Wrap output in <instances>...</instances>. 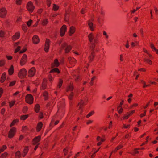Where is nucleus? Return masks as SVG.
Returning <instances> with one entry per match:
<instances>
[{
    "instance_id": "1",
    "label": "nucleus",
    "mask_w": 158,
    "mask_h": 158,
    "mask_svg": "<svg viewBox=\"0 0 158 158\" xmlns=\"http://www.w3.org/2000/svg\"><path fill=\"white\" fill-rule=\"evenodd\" d=\"M88 37L89 41L92 44L90 48L93 50L95 46V44L98 43L99 41L98 34H94L91 33L89 35Z\"/></svg>"
},
{
    "instance_id": "2",
    "label": "nucleus",
    "mask_w": 158,
    "mask_h": 158,
    "mask_svg": "<svg viewBox=\"0 0 158 158\" xmlns=\"http://www.w3.org/2000/svg\"><path fill=\"white\" fill-rule=\"evenodd\" d=\"M27 71L25 68H23L20 69L18 74V77L21 79L25 77L27 75Z\"/></svg>"
},
{
    "instance_id": "3",
    "label": "nucleus",
    "mask_w": 158,
    "mask_h": 158,
    "mask_svg": "<svg viewBox=\"0 0 158 158\" xmlns=\"http://www.w3.org/2000/svg\"><path fill=\"white\" fill-rule=\"evenodd\" d=\"M61 48L63 49L65 48V52L68 53L71 49L72 47L70 45H68L66 43H64L61 45Z\"/></svg>"
},
{
    "instance_id": "4",
    "label": "nucleus",
    "mask_w": 158,
    "mask_h": 158,
    "mask_svg": "<svg viewBox=\"0 0 158 158\" xmlns=\"http://www.w3.org/2000/svg\"><path fill=\"white\" fill-rule=\"evenodd\" d=\"M35 7L31 2H29L27 5V8L28 11L30 13L32 12Z\"/></svg>"
},
{
    "instance_id": "5",
    "label": "nucleus",
    "mask_w": 158,
    "mask_h": 158,
    "mask_svg": "<svg viewBox=\"0 0 158 158\" xmlns=\"http://www.w3.org/2000/svg\"><path fill=\"white\" fill-rule=\"evenodd\" d=\"M25 99L26 102L28 103L31 104L33 103V98L31 94H27L26 96Z\"/></svg>"
},
{
    "instance_id": "6",
    "label": "nucleus",
    "mask_w": 158,
    "mask_h": 158,
    "mask_svg": "<svg viewBox=\"0 0 158 158\" xmlns=\"http://www.w3.org/2000/svg\"><path fill=\"white\" fill-rule=\"evenodd\" d=\"M16 128L14 127L10 129L8 134V137L10 138H12L15 135L16 132Z\"/></svg>"
},
{
    "instance_id": "7",
    "label": "nucleus",
    "mask_w": 158,
    "mask_h": 158,
    "mask_svg": "<svg viewBox=\"0 0 158 158\" xmlns=\"http://www.w3.org/2000/svg\"><path fill=\"white\" fill-rule=\"evenodd\" d=\"M35 68L34 67L31 68L28 71V76L31 77H33L35 74Z\"/></svg>"
},
{
    "instance_id": "8",
    "label": "nucleus",
    "mask_w": 158,
    "mask_h": 158,
    "mask_svg": "<svg viewBox=\"0 0 158 158\" xmlns=\"http://www.w3.org/2000/svg\"><path fill=\"white\" fill-rule=\"evenodd\" d=\"M27 58V55L26 54H24L23 55L20 61V63L21 65L23 66L25 64Z\"/></svg>"
},
{
    "instance_id": "9",
    "label": "nucleus",
    "mask_w": 158,
    "mask_h": 158,
    "mask_svg": "<svg viewBox=\"0 0 158 158\" xmlns=\"http://www.w3.org/2000/svg\"><path fill=\"white\" fill-rule=\"evenodd\" d=\"M50 41L49 40L47 39L45 41L44 50L45 52H48V51L50 45Z\"/></svg>"
},
{
    "instance_id": "10",
    "label": "nucleus",
    "mask_w": 158,
    "mask_h": 158,
    "mask_svg": "<svg viewBox=\"0 0 158 158\" xmlns=\"http://www.w3.org/2000/svg\"><path fill=\"white\" fill-rule=\"evenodd\" d=\"M66 30V26L65 25H64L61 27L60 31V35L61 36H63L64 35Z\"/></svg>"
},
{
    "instance_id": "11",
    "label": "nucleus",
    "mask_w": 158,
    "mask_h": 158,
    "mask_svg": "<svg viewBox=\"0 0 158 158\" xmlns=\"http://www.w3.org/2000/svg\"><path fill=\"white\" fill-rule=\"evenodd\" d=\"M7 12L4 8H2L0 9V17H4L6 15Z\"/></svg>"
},
{
    "instance_id": "12",
    "label": "nucleus",
    "mask_w": 158,
    "mask_h": 158,
    "mask_svg": "<svg viewBox=\"0 0 158 158\" xmlns=\"http://www.w3.org/2000/svg\"><path fill=\"white\" fill-rule=\"evenodd\" d=\"M41 137V136H38L35 137L33 140L32 143L33 145H35L37 144L40 141Z\"/></svg>"
},
{
    "instance_id": "13",
    "label": "nucleus",
    "mask_w": 158,
    "mask_h": 158,
    "mask_svg": "<svg viewBox=\"0 0 158 158\" xmlns=\"http://www.w3.org/2000/svg\"><path fill=\"white\" fill-rule=\"evenodd\" d=\"M135 110H133L130 112H128L126 114H124L123 117V119H127L129 116L131 115L134 112Z\"/></svg>"
},
{
    "instance_id": "14",
    "label": "nucleus",
    "mask_w": 158,
    "mask_h": 158,
    "mask_svg": "<svg viewBox=\"0 0 158 158\" xmlns=\"http://www.w3.org/2000/svg\"><path fill=\"white\" fill-rule=\"evenodd\" d=\"M68 60L69 63L72 66L75 65L76 61L75 59L69 57L68 58Z\"/></svg>"
},
{
    "instance_id": "15",
    "label": "nucleus",
    "mask_w": 158,
    "mask_h": 158,
    "mask_svg": "<svg viewBox=\"0 0 158 158\" xmlns=\"http://www.w3.org/2000/svg\"><path fill=\"white\" fill-rule=\"evenodd\" d=\"M144 149V148H137V149H135L132 152H130V153L133 155H135L137 154H139L140 153V152L138 151V150H142Z\"/></svg>"
},
{
    "instance_id": "16",
    "label": "nucleus",
    "mask_w": 158,
    "mask_h": 158,
    "mask_svg": "<svg viewBox=\"0 0 158 158\" xmlns=\"http://www.w3.org/2000/svg\"><path fill=\"white\" fill-rule=\"evenodd\" d=\"M32 41L34 44H38L40 41L38 36L36 35H34L32 38Z\"/></svg>"
},
{
    "instance_id": "17",
    "label": "nucleus",
    "mask_w": 158,
    "mask_h": 158,
    "mask_svg": "<svg viewBox=\"0 0 158 158\" xmlns=\"http://www.w3.org/2000/svg\"><path fill=\"white\" fill-rule=\"evenodd\" d=\"M20 36L19 32H18L15 33V35H14L12 38V39L13 41H15L16 40L19 39Z\"/></svg>"
},
{
    "instance_id": "18",
    "label": "nucleus",
    "mask_w": 158,
    "mask_h": 158,
    "mask_svg": "<svg viewBox=\"0 0 158 158\" xmlns=\"http://www.w3.org/2000/svg\"><path fill=\"white\" fill-rule=\"evenodd\" d=\"M97 141L98 142L97 143V145L99 146L102 144V142L104 141L105 140L101 138L100 136H98L97 138Z\"/></svg>"
},
{
    "instance_id": "19",
    "label": "nucleus",
    "mask_w": 158,
    "mask_h": 158,
    "mask_svg": "<svg viewBox=\"0 0 158 158\" xmlns=\"http://www.w3.org/2000/svg\"><path fill=\"white\" fill-rule=\"evenodd\" d=\"M75 31V27L73 26L70 27L69 30V35H71L72 34H73Z\"/></svg>"
},
{
    "instance_id": "20",
    "label": "nucleus",
    "mask_w": 158,
    "mask_h": 158,
    "mask_svg": "<svg viewBox=\"0 0 158 158\" xmlns=\"http://www.w3.org/2000/svg\"><path fill=\"white\" fill-rule=\"evenodd\" d=\"M47 85V80L46 79H44L43 80V82L42 84V86L41 89H45Z\"/></svg>"
},
{
    "instance_id": "21",
    "label": "nucleus",
    "mask_w": 158,
    "mask_h": 158,
    "mask_svg": "<svg viewBox=\"0 0 158 158\" xmlns=\"http://www.w3.org/2000/svg\"><path fill=\"white\" fill-rule=\"evenodd\" d=\"M6 77V73H3L2 75L0 81L1 83H3L5 80Z\"/></svg>"
},
{
    "instance_id": "22",
    "label": "nucleus",
    "mask_w": 158,
    "mask_h": 158,
    "mask_svg": "<svg viewBox=\"0 0 158 158\" xmlns=\"http://www.w3.org/2000/svg\"><path fill=\"white\" fill-rule=\"evenodd\" d=\"M73 89V83H70L67 89V91H72Z\"/></svg>"
},
{
    "instance_id": "23",
    "label": "nucleus",
    "mask_w": 158,
    "mask_h": 158,
    "mask_svg": "<svg viewBox=\"0 0 158 158\" xmlns=\"http://www.w3.org/2000/svg\"><path fill=\"white\" fill-rule=\"evenodd\" d=\"M42 125L43 124L42 122H40L38 123L36 128L37 131L39 132L40 131L42 127Z\"/></svg>"
},
{
    "instance_id": "24",
    "label": "nucleus",
    "mask_w": 158,
    "mask_h": 158,
    "mask_svg": "<svg viewBox=\"0 0 158 158\" xmlns=\"http://www.w3.org/2000/svg\"><path fill=\"white\" fill-rule=\"evenodd\" d=\"M48 93L46 91H44L43 93V95L44 97V99L45 100H47L48 99Z\"/></svg>"
},
{
    "instance_id": "25",
    "label": "nucleus",
    "mask_w": 158,
    "mask_h": 158,
    "mask_svg": "<svg viewBox=\"0 0 158 158\" xmlns=\"http://www.w3.org/2000/svg\"><path fill=\"white\" fill-rule=\"evenodd\" d=\"M14 67L13 65H11L10 68L8 70L9 74L11 75L14 73Z\"/></svg>"
},
{
    "instance_id": "26",
    "label": "nucleus",
    "mask_w": 158,
    "mask_h": 158,
    "mask_svg": "<svg viewBox=\"0 0 158 158\" xmlns=\"http://www.w3.org/2000/svg\"><path fill=\"white\" fill-rule=\"evenodd\" d=\"M60 65V63L58 61L57 59L55 60L54 63L53 64V66L56 67H58Z\"/></svg>"
},
{
    "instance_id": "27",
    "label": "nucleus",
    "mask_w": 158,
    "mask_h": 158,
    "mask_svg": "<svg viewBox=\"0 0 158 158\" xmlns=\"http://www.w3.org/2000/svg\"><path fill=\"white\" fill-rule=\"evenodd\" d=\"M85 104V102L81 100L80 102L79 103L78 106H79V109H81L82 108V107L83 106V105Z\"/></svg>"
},
{
    "instance_id": "28",
    "label": "nucleus",
    "mask_w": 158,
    "mask_h": 158,
    "mask_svg": "<svg viewBox=\"0 0 158 158\" xmlns=\"http://www.w3.org/2000/svg\"><path fill=\"white\" fill-rule=\"evenodd\" d=\"M63 80L61 79H60L58 84L57 85V89H58L63 84Z\"/></svg>"
},
{
    "instance_id": "29",
    "label": "nucleus",
    "mask_w": 158,
    "mask_h": 158,
    "mask_svg": "<svg viewBox=\"0 0 158 158\" xmlns=\"http://www.w3.org/2000/svg\"><path fill=\"white\" fill-rule=\"evenodd\" d=\"M88 24L91 30L92 31H94L93 23L92 22H91L90 21H89L88 22Z\"/></svg>"
},
{
    "instance_id": "30",
    "label": "nucleus",
    "mask_w": 158,
    "mask_h": 158,
    "mask_svg": "<svg viewBox=\"0 0 158 158\" xmlns=\"http://www.w3.org/2000/svg\"><path fill=\"white\" fill-rule=\"evenodd\" d=\"M150 47L153 51H154L156 52V53L158 54V49H156L153 44H150Z\"/></svg>"
},
{
    "instance_id": "31",
    "label": "nucleus",
    "mask_w": 158,
    "mask_h": 158,
    "mask_svg": "<svg viewBox=\"0 0 158 158\" xmlns=\"http://www.w3.org/2000/svg\"><path fill=\"white\" fill-rule=\"evenodd\" d=\"M74 96V93L72 92H71L69 96V99L70 101H71L72 100L73 97Z\"/></svg>"
},
{
    "instance_id": "32",
    "label": "nucleus",
    "mask_w": 158,
    "mask_h": 158,
    "mask_svg": "<svg viewBox=\"0 0 158 158\" xmlns=\"http://www.w3.org/2000/svg\"><path fill=\"white\" fill-rule=\"evenodd\" d=\"M40 106L38 104H36L35 107V110L36 113L38 112L39 110Z\"/></svg>"
},
{
    "instance_id": "33",
    "label": "nucleus",
    "mask_w": 158,
    "mask_h": 158,
    "mask_svg": "<svg viewBox=\"0 0 158 158\" xmlns=\"http://www.w3.org/2000/svg\"><path fill=\"white\" fill-rule=\"evenodd\" d=\"M50 73L56 72L59 73V70L57 68H55L52 69L50 72Z\"/></svg>"
},
{
    "instance_id": "34",
    "label": "nucleus",
    "mask_w": 158,
    "mask_h": 158,
    "mask_svg": "<svg viewBox=\"0 0 158 158\" xmlns=\"http://www.w3.org/2000/svg\"><path fill=\"white\" fill-rule=\"evenodd\" d=\"M21 153L19 151H17L15 153V157L16 158H20Z\"/></svg>"
},
{
    "instance_id": "35",
    "label": "nucleus",
    "mask_w": 158,
    "mask_h": 158,
    "mask_svg": "<svg viewBox=\"0 0 158 158\" xmlns=\"http://www.w3.org/2000/svg\"><path fill=\"white\" fill-rule=\"evenodd\" d=\"M15 100H13L11 102H9V104L10 107L11 108L15 104Z\"/></svg>"
},
{
    "instance_id": "36",
    "label": "nucleus",
    "mask_w": 158,
    "mask_h": 158,
    "mask_svg": "<svg viewBox=\"0 0 158 158\" xmlns=\"http://www.w3.org/2000/svg\"><path fill=\"white\" fill-rule=\"evenodd\" d=\"M53 9L55 11H57L59 8L58 6L56 5L55 4H53Z\"/></svg>"
},
{
    "instance_id": "37",
    "label": "nucleus",
    "mask_w": 158,
    "mask_h": 158,
    "mask_svg": "<svg viewBox=\"0 0 158 158\" xmlns=\"http://www.w3.org/2000/svg\"><path fill=\"white\" fill-rule=\"evenodd\" d=\"M19 120L17 119L13 120L10 124V127H12L15 125V124L18 122Z\"/></svg>"
},
{
    "instance_id": "38",
    "label": "nucleus",
    "mask_w": 158,
    "mask_h": 158,
    "mask_svg": "<svg viewBox=\"0 0 158 158\" xmlns=\"http://www.w3.org/2000/svg\"><path fill=\"white\" fill-rule=\"evenodd\" d=\"M7 147L6 145H4L3 146L2 148L0 149V153L3 152L5 149H6Z\"/></svg>"
},
{
    "instance_id": "39",
    "label": "nucleus",
    "mask_w": 158,
    "mask_h": 158,
    "mask_svg": "<svg viewBox=\"0 0 158 158\" xmlns=\"http://www.w3.org/2000/svg\"><path fill=\"white\" fill-rule=\"evenodd\" d=\"M94 113V111L93 110L89 113L86 116L87 118H89Z\"/></svg>"
},
{
    "instance_id": "40",
    "label": "nucleus",
    "mask_w": 158,
    "mask_h": 158,
    "mask_svg": "<svg viewBox=\"0 0 158 158\" xmlns=\"http://www.w3.org/2000/svg\"><path fill=\"white\" fill-rule=\"evenodd\" d=\"M28 116V115L21 116V119L22 120H25L27 118Z\"/></svg>"
},
{
    "instance_id": "41",
    "label": "nucleus",
    "mask_w": 158,
    "mask_h": 158,
    "mask_svg": "<svg viewBox=\"0 0 158 158\" xmlns=\"http://www.w3.org/2000/svg\"><path fill=\"white\" fill-rule=\"evenodd\" d=\"M94 56V54L92 53H91V55L89 57V59L90 61H92L93 59Z\"/></svg>"
},
{
    "instance_id": "42",
    "label": "nucleus",
    "mask_w": 158,
    "mask_h": 158,
    "mask_svg": "<svg viewBox=\"0 0 158 158\" xmlns=\"http://www.w3.org/2000/svg\"><path fill=\"white\" fill-rule=\"evenodd\" d=\"M7 155L8 153L7 152H5L1 155V158H5L7 156Z\"/></svg>"
},
{
    "instance_id": "43",
    "label": "nucleus",
    "mask_w": 158,
    "mask_h": 158,
    "mask_svg": "<svg viewBox=\"0 0 158 158\" xmlns=\"http://www.w3.org/2000/svg\"><path fill=\"white\" fill-rule=\"evenodd\" d=\"M96 79V77L95 76H94L93 77L91 78V81L90 82V84L91 85H92L94 83V80H95Z\"/></svg>"
},
{
    "instance_id": "44",
    "label": "nucleus",
    "mask_w": 158,
    "mask_h": 158,
    "mask_svg": "<svg viewBox=\"0 0 158 158\" xmlns=\"http://www.w3.org/2000/svg\"><path fill=\"white\" fill-rule=\"evenodd\" d=\"M138 45V42L137 41H135V42H132L131 44V46L132 47H134L135 46Z\"/></svg>"
},
{
    "instance_id": "45",
    "label": "nucleus",
    "mask_w": 158,
    "mask_h": 158,
    "mask_svg": "<svg viewBox=\"0 0 158 158\" xmlns=\"http://www.w3.org/2000/svg\"><path fill=\"white\" fill-rule=\"evenodd\" d=\"M48 23V21L47 19H45L43 20L42 23L43 25H44L47 24Z\"/></svg>"
},
{
    "instance_id": "46",
    "label": "nucleus",
    "mask_w": 158,
    "mask_h": 158,
    "mask_svg": "<svg viewBox=\"0 0 158 158\" xmlns=\"http://www.w3.org/2000/svg\"><path fill=\"white\" fill-rule=\"evenodd\" d=\"M28 151V148L27 146L25 148L23 151V152L24 153L27 154Z\"/></svg>"
},
{
    "instance_id": "47",
    "label": "nucleus",
    "mask_w": 158,
    "mask_h": 158,
    "mask_svg": "<svg viewBox=\"0 0 158 158\" xmlns=\"http://www.w3.org/2000/svg\"><path fill=\"white\" fill-rule=\"evenodd\" d=\"M103 35L105 36L106 40H107L108 38V35L107 34V33L105 31L103 32Z\"/></svg>"
},
{
    "instance_id": "48",
    "label": "nucleus",
    "mask_w": 158,
    "mask_h": 158,
    "mask_svg": "<svg viewBox=\"0 0 158 158\" xmlns=\"http://www.w3.org/2000/svg\"><path fill=\"white\" fill-rule=\"evenodd\" d=\"M47 5L48 7H50L51 4V0H47Z\"/></svg>"
},
{
    "instance_id": "49",
    "label": "nucleus",
    "mask_w": 158,
    "mask_h": 158,
    "mask_svg": "<svg viewBox=\"0 0 158 158\" xmlns=\"http://www.w3.org/2000/svg\"><path fill=\"white\" fill-rule=\"evenodd\" d=\"M5 64V62L4 60L0 61V66H3Z\"/></svg>"
},
{
    "instance_id": "50",
    "label": "nucleus",
    "mask_w": 158,
    "mask_h": 158,
    "mask_svg": "<svg viewBox=\"0 0 158 158\" xmlns=\"http://www.w3.org/2000/svg\"><path fill=\"white\" fill-rule=\"evenodd\" d=\"M27 129V126H23L22 129V131H26Z\"/></svg>"
},
{
    "instance_id": "51",
    "label": "nucleus",
    "mask_w": 158,
    "mask_h": 158,
    "mask_svg": "<svg viewBox=\"0 0 158 158\" xmlns=\"http://www.w3.org/2000/svg\"><path fill=\"white\" fill-rule=\"evenodd\" d=\"M32 21L31 20H30L27 22V24L28 27L31 25Z\"/></svg>"
},
{
    "instance_id": "52",
    "label": "nucleus",
    "mask_w": 158,
    "mask_h": 158,
    "mask_svg": "<svg viewBox=\"0 0 158 158\" xmlns=\"http://www.w3.org/2000/svg\"><path fill=\"white\" fill-rule=\"evenodd\" d=\"M138 106L137 103H134L130 106V108H132L133 107H136Z\"/></svg>"
},
{
    "instance_id": "53",
    "label": "nucleus",
    "mask_w": 158,
    "mask_h": 158,
    "mask_svg": "<svg viewBox=\"0 0 158 158\" xmlns=\"http://www.w3.org/2000/svg\"><path fill=\"white\" fill-rule=\"evenodd\" d=\"M16 81H15L11 82L10 83L9 86H13L15 83Z\"/></svg>"
},
{
    "instance_id": "54",
    "label": "nucleus",
    "mask_w": 158,
    "mask_h": 158,
    "mask_svg": "<svg viewBox=\"0 0 158 158\" xmlns=\"http://www.w3.org/2000/svg\"><path fill=\"white\" fill-rule=\"evenodd\" d=\"M140 8V7H137L136 8V9H134L131 11V13H134L136 11H137V10H139Z\"/></svg>"
},
{
    "instance_id": "55",
    "label": "nucleus",
    "mask_w": 158,
    "mask_h": 158,
    "mask_svg": "<svg viewBox=\"0 0 158 158\" xmlns=\"http://www.w3.org/2000/svg\"><path fill=\"white\" fill-rule=\"evenodd\" d=\"M20 49V46H18L17 48L15 50V53H17L18 51H19V50Z\"/></svg>"
},
{
    "instance_id": "56",
    "label": "nucleus",
    "mask_w": 158,
    "mask_h": 158,
    "mask_svg": "<svg viewBox=\"0 0 158 158\" xmlns=\"http://www.w3.org/2000/svg\"><path fill=\"white\" fill-rule=\"evenodd\" d=\"M22 28L23 30L24 31H25L27 30V27L25 26H23L22 27Z\"/></svg>"
},
{
    "instance_id": "57",
    "label": "nucleus",
    "mask_w": 158,
    "mask_h": 158,
    "mask_svg": "<svg viewBox=\"0 0 158 158\" xmlns=\"http://www.w3.org/2000/svg\"><path fill=\"white\" fill-rule=\"evenodd\" d=\"M123 146L122 145H120L118 146L116 148H117V150H119L121 149L123 147Z\"/></svg>"
},
{
    "instance_id": "58",
    "label": "nucleus",
    "mask_w": 158,
    "mask_h": 158,
    "mask_svg": "<svg viewBox=\"0 0 158 158\" xmlns=\"http://www.w3.org/2000/svg\"><path fill=\"white\" fill-rule=\"evenodd\" d=\"M120 60L121 61H123V55L122 54H121L120 56Z\"/></svg>"
},
{
    "instance_id": "59",
    "label": "nucleus",
    "mask_w": 158,
    "mask_h": 158,
    "mask_svg": "<svg viewBox=\"0 0 158 158\" xmlns=\"http://www.w3.org/2000/svg\"><path fill=\"white\" fill-rule=\"evenodd\" d=\"M68 150L67 148H65L63 150V152L64 153V155H66L67 154Z\"/></svg>"
},
{
    "instance_id": "60",
    "label": "nucleus",
    "mask_w": 158,
    "mask_h": 158,
    "mask_svg": "<svg viewBox=\"0 0 158 158\" xmlns=\"http://www.w3.org/2000/svg\"><path fill=\"white\" fill-rule=\"evenodd\" d=\"M141 82L144 85L143 86L144 88H145V87L147 86V85L145 84V82L143 80H141Z\"/></svg>"
},
{
    "instance_id": "61",
    "label": "nucleus",
    "mask_w": 158,
    "mask_h": 158,
    "mask_svg": "<svg viewBox=\"0 0 158 158\" xmlns=\"http://www.w3.org/2000/svg\"><path fill=\"white\" fill-rule=\"evenodd\" d=\"M39 117L40 119H42L43 117V114L42 113H40L39 114Z\"/></svg>"
},
{
    "instance_id": "62",
    "label": "nucleus",
    "mask_w": 158,
    "mask_h": 158,
    "mask_svg": "<svg viewBox=\"0 0 158 158\" xmlns=\"http://www.w3.org/2000/svg\"><path fill=\"white\" fill-rule=\"evenodd\" d=\"M4 32L2 31H0V36L2 37L4 36Z\"/></svg>"
},
{
    "instance_id": "63",
    "label": "nucleus",
    "mask_w": 158,
    "mask_h": 158,
    "mask_svg": "<svg viewBox=\"0 0 158 158\" xmlns=\"http://www.w3.org/2000/svg\"><path fill=\"white\" fill-rule=\"evenodd\" d=\"M22 0H16V3L17 4L20 5L21 2Z\"/></svg>"
},
{
    "instance_id": "64",
    "label": "nucleus",
    "mask_w": 158,
    "mask_h": 158,
    "mask_svg": "<svg viewBox=\"0 0 158 158\" xmlns=\"http://www.w3.org/2000/svg\"><path fill=\"white\" fill-rule=\"evenodd\" d=\"M146 111H144V113H143L141 114L140 115V117H142L144 116L146 114Z\"/></svg>"
}]
</instances>
